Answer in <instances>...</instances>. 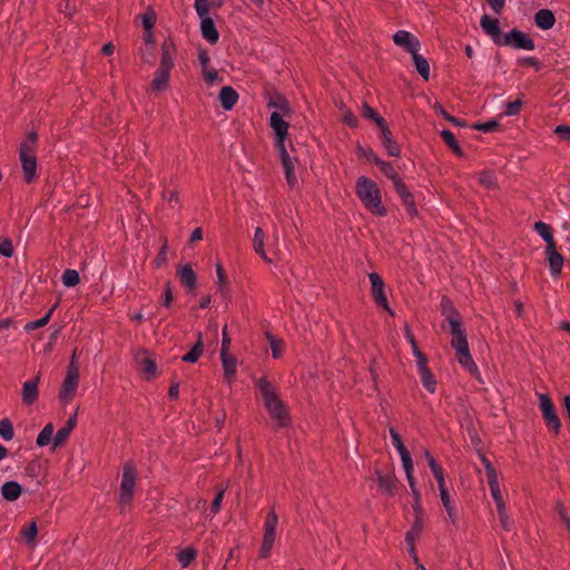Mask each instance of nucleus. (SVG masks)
Returning a JSON list of instances; mask_svg holds the SVG:
<instances>
[{
    "instance_id": "obj_1",
    "label": "nucleus",
    "mask_w": 570,
    "mask_h": 570,
    "mask_svg": "<svg viewBox=\"0 0 570 570\" xmlns=\"http://www.w3.org/2000/svg\"><path fill=\"white\" fill-rule=\"evenodd\" d=\"M482 31L489 36L499 47H510L517 50H534L535 43L531 36L517 28L504 33L501 31L500 22L497 18L483 14L480 20Z\"/></svg>"
},
{
    "instance_id": "obj_2",
    "label": "nucleus",
    "mask_w": 570,
    "mask_h": 570,
    "mask_svg": "<svg viewBox=\"0 0 570 570\" xmlns=\"http://www.w3.org/2000/svg\"><path fill=\"white\" fill-rule=\"evenodd\" d=\"M440 312L444 317V321L441 324L442 330H448L452 335L451 346L453 347L468 343V335L463 325L462 316L454 306L452 299L446 295L441 297Z\"/></svg>"
},
{
    "instance_id": "obj_3",
    "label": "nucleus",
    "mask_w": 570,
    "mask_h": 570,
    "mask_svg": "<svg viewBox=\"0 0 570 570\" xmlns=\"http://www.w3.org/2000/svg\"><path fill=\"white\" fill-rule=\"evenodd\" d=\"M255 386L259 390L265 407L272 419L276 420L277 426L285 428L291 424V416L285 403L279 399L273 384L266 379L256 380Z\"/></svg>"
},
{
    "instance_id": "obj_4",
    "label": "nucleus",
    "mask_w": 570,
    "mask_h": 570,
    "mask_svg": "<svg viewBox=\"0 0 570 570\" xmlns=\"http://www.w3.org/2000/svg\"><path fill=\"white\" fill-rule=\"evenodd\" d=\"M355 193L370 213L380 217L387 215V209L382 204L381 189L374 180L366 176L358 177L355 184Z\"/></svg>"
},
{
    "instance_id": "obj_5",
    "label": "nucleus",
    "mask_w": 570,
    "mask_h": 570,
    "mask_svg": "<svg viewBox=\"0 0 570 570\" xmlns=\"http://www.w3.org/2000/svg\"><path fill=\"white\" fill-rule=\"evenodd\" d=\"M79 385V368L76 364V350L73 351L70 362L67 366L66 376L59 391V400L63 404H68L75 397Z\"/></svg>"
},
{
    "instance_id": "obj_6",
    "label": "nucleus",
    "mask_w": 570,
    "mask_h": 570,
    "mask_svg": "<svg viewBox=\"0 0 570 570\" xmlns=\"http://www.w3.org/2000/svg\"><path fill=\"white\" fill-rule=\"evenodd\" d=\"M137 480V470L134 462L128 461L122 466V479L119 492V507L124 509L130 505L134 499V492Z\"/></svg>"
},
{
    "instance_id": "obj_7",
    "label": "nucleus",
    "mask_w": 570,
    "mask_h": 570,
    "mask_svg": "<svg viewBox=\"0 0 570 570\" xmlns=\"http://www.w3.org/2000/svg\"><path fill=\"white\" fill-rule=\"evenodd\" d=\"M539 406L547 428L558 435L560 433L561 421L556 412L554 404L548 394H539Z\"/></svg>"
},
{
    "instance_id": "obj_8",
    "label": "nucleus",
    "mask_w": 570,
    "mask_h": 570,
    "mask_svg": "<svg viewBox=\"0 0 570 570\" xmlns=\"http://www.w3.org/2000/svg\"><path fill=\"white\" fill-rule=\"evenodd\" d=\"M368 278L371 282V293L376 305L389 312L390 315H394L387 302L385 284L382 277L377 273L373 272L368 275Z\"/></svg>"
},
{
    "instance_id": "obj_9",
    "label": "nucleus",
    "mask_w": 570,
    "mask_h": 570,
    "mask_svg": "<svg viewBox=\"0 0 570 570\" xmlns=\"http://www.w3.org/2000/svg\"><path fill=\"white\" fill-rule=\"evenodd\" d=\"M134 361L137 365V370L144 374L147 381H150L157 375V365L155 361L151 358L150 353L141 348L137 351L134 355Z\"/></svg>"
},
{
    "instance_id": "obj_10",
    "label": "nucleus",
    "mask_w": 570,
    "mask_h": 570,
    "mask_svg": "<svg viewBox=\"0 0 570 570\" xmlns=\"http://www.w3.org/2000/svg\"><path fill=\"white\" fill-rule=\"evenodd\" d=\"M453 348L455 350L456 358L460 365L471 375L479 379L480 372L470 353L469 343L453 346Z\"/></svg>"
},
{
    "instance_id": "obj_11",
    "label": "nucleus",
    "mask_w": 570,
    "mask_h": 570,
    "mask_svg": "<svg viewBox=\"0 0 570 570\" xmlns=\"http://www.w3.org/2000/svg\"><path fill=\"white\" fill-rule=\"evenodd\" d=\"M394 189L405 206L407 214L411 217L417 216L419 212L416 208L414 195L411 193L406 184L403 180H397L394 185Z\"/></svg>"
},
{
    "instance_id": "obj_12",
    "label": "nucleus",
    "mask_w": 570,
    "mask_h": 570,
    "mask_svg": "<svg viewBox=\"0 0 570 570\" xmlns=\"http://www.w3.org/2000/svg\"><path fill=\"white\" fill-rule=\"evenodd\" d=\"M393 41L396 46L403 48L410 53L419 51L421 43L416 37L406 30H399L393 35Z\"/></svg>"
},
{
    "instance_id": "obj_13",
    "label": "nucleus",
    "mask_w": 570,
    "mask_h": 570,
    "mask_svg": "<svg viewBox=\"0 0 570 570\" xmlns=\"http://www.w3.org/2000/svg\"><path fill=\"white\" fill-rule=\"evenodd\" d=\"M21 161L23 180L31 184L37 178V157L36 154L19 153Z\"/></svg>"
},
{
    "instance_id": "obj_14",
    "label": "nucleus",
    "mask_w": 570,
    "mask_h": 570,
    "mask_svg": "<svg viewBox=\"0 0 570 570\" xmlns=\"http://www.w3.org/2000/svg\"><path fill=\"white\" fill-rule=\"evenodd\" d=\"M381 130V140L382 145L384 146V149L386 150V154L390 157H400L401 156V147L400 145L393 139L392 131L390 130L387 121L379 127Z\"/></svg>"
},
{
    "instance_id": "obj_15",
    "label": "nucleus",
    "mask_w": 570,
    "mask_h": 570,
    "mask_svg": "<svg viewBox=\"0 0 570 570\" xmlns=\"http://www.w3.org/2000/svg\"><path fill=\"white\" fill-rule=\"evenodd\" d=\"M375 475L380 490L389 497H394L397 479L393 471L387 470V472L384 473L383 471L376 469Z\"/></svg>"
},
{
    "instance_id": "obj_16",
    "label": "nucleus",
    "mask_w": 570,
    "mask_h": 570,
    "mask_svg": "<svg viewBox=\"0 0 570 570\" xmlns=\"http://www.w3.org/2000/svg\"><path fill=\"white\" fill-rule=\"evenodd\" d=\"M284 115L279 111H273L269 117V126L274 131L275 140H286L288 136L289 124L284 120Z\"/></svg>"
},
{
    "instance_id": "obj_17",
    "label": "nucleus",
    "mask_w": 570,
    "mask_h": 570,
    "mask_svg": "<svg viewBox=\"0 0 570 570\" xmlns=\"http://www.w3.org/2000/svg\"><path fill=\"white\" fill-rule=\"evenodd\" d=\"M41 373L39 372L37 376L32 380L26 381L22 386V403L27 405L33 404L38 396L39 390L38 384L40 382Z\"/></svg>"
},
{
    "instance_id": "obj_18",
    "label": "nucleus",
    "mask_w": 570,
    "mask_h": 570,
    "mask_svg": "<svg viewBox=\"0 0 570 570\" xmlns=\"http://www.w3.org/2000/svg\"><path fill=\"white\" fill-rule=\"evenodd\" d=\"M546 256L549 262V269L553 277H558L563 267L564 258L558 253L557 245L551 247H546Z\"/></svg>"
},
{
    "instance_id": "obj_19",
    "label": "nucleus",
    "mask_w": 570,
    "mask_h": 570,
    "mask_svg": "<svg viewBox=\"0 0 570 570\" xmlns=\"http://www.w3.org/2000/svg\"><path fill=\"white\" fill-rule=\"evenodd\" d=\"M177 277L190 294L195 293L197 284V275L189 264L177 268Z\"/></svg>"
},
{
    "instance_id": "obj_20",
    "label": "nucleus",
    "mask_w": 570,
    "mask_h": 570,
    "mask_svg": "<svg viewBox=\"0 0 570 570\" xmlns=\"http://www.w3.org/2000/svg\"><path fill=\"white\" fill-rule=\"evenodd\" d=\"M220 360L224 370V379L228 384L234 383L237 374V358L228 352L225 353V355L220 354Z\"/></svg>"
},
{
    "instance_id": "obj_21",
    "label": "nucleus",
    "mask_w": 570,
    "mask_h": 570,
    "mask_svg": "<svg viewBox=\"0 0 570 570\" xmlns=\"http://www.w3.org/2000/svg\"><path fill=\"white\" fill-rule=\"evenodd\" d=\"M239 98L238 92L230 86H224L218 95V100L224 110H232Z\"/></svg>"
},
{
    "instance_id": "obj_22",
    "label": "nucleus",
    "mask_w": 570,
    "mask_h": 570,
    "mask_svg": "<svg viewBox=\"0 0 570 570\" xmlns=\"http://www.w3.org/2000/svg\"><path fill=\"white\" fill-rule=\"evenodd\" d=\"M200 32L203 38L210 45H215L219 40V32L212 18H203L200 20Z\"/></svg>"
},
{
    "instance_id": "obj_23",
    "label": "nucleus",
    "mask_w": 570,
    "mask_h": 570,
    "mask_svg": "<svg viewBox=\"0 0 570 570\" xmlns=\"http://www.w3.org/2000/svg\"><path fill=\"white\" fill-rule=\"evenodd\" d=\"M176 52V46L171 39H167L161 43V59L159 67L166 69H173L174 67V55Z\"/></svg>"
},
{
    "instance_id": "obj_24",
    "label": "nucleus",
    "mask_w": 570,
    "mask_h": 570,
    "mask_svg": "<svg viewBox=\"0 0 570 570\" xmlns=\"http://www.w3.org/2000/svg\"><path fill=\"white\" fill-rule=\"evenodd\" d=\"M534 23L542 30H549L556 23L554 13L550 9H540L534 14Z\"/></svg>"
},
{
    "instance_id": "obj_25",
    "label": "nucleus",
    "mask_w": 570,
    "mask_h": 570,
    "mask_svg": "<svg viewBox=\"0 0 570 570\" xmlns=\"http://www.w3.org/2000/svg\"><path fill=\"white\" fill-rule=\"evenodd\" d=\"M267 107L278 109L284 116H288L292 112L287 98L279 92L269 95Z\"/></svg>"
},
{
    "instance_id": "obj_26",
    "label": "nucleus",
    "mask_w": 570,
    "mask_h": 570,
    "mask_svg": "<svg viewBox=\"0 0 570 570\" xmlns=\"http://www.w3.org/2000/svg\"><path fill=\"white\" fill-rule=\"evenodd\" d=\"M424 455L433 473V476L438 482L439 490L445 488V480L442 466L436 462L435 458L430 453V451L425 450Z\"/></svg>"
},
{
    "instance_id": "obj_27",
    "label": "nucleus",
    "mask_w": 570,
    "mask_h": 570,
    "mask_svg": "<svg viewBox=\"0 0 570 570\" xmlns=\"http://www.w3.org/2000/svg\"><path fill=\"white\" fill-rule=\"evenodd\" d=\"M22 491V487L17 481H7L1 487V495L10 502L19 499Z\"/></svg>"
},
{
    "instance_id": "obj_28",
    "label": "nucleus",
    "mask_w": 570,
    "mask_h": 570,
    "mask_svg": "<svg viewBox=\"0 0 570 570\" xmlns=\"http://www.w3.org/2000/svg\"><path fill=\"white\" fill-rule=\"evenodd\" d=\"M170 71L171 69L158 67L151 81L153 90L163 91L168 87Z\"/></svg>"
},
{
    "instance_id": "obj_29",
    "label": "nucleus",
    "mask_w": 570,
    "mask_h": 570,
    "mask_svg": "<svg viewBox=\"0 0 570 570\" xmlns=\"http://www.w3.org/2000/svg\"><path fill=\"white\" fill-rule=\"evenodd\" d=\"M204 352L203 333H197V341L188 353H186L181 361L186 363H196Z\"/></svg>"
},
{
    "instance_id": "obj_30",
    "label": "nucleus",
    "mask_w": 570,
    "mask_h": 570,
    "mask_svg": "<svg viewBox=\"0 0 570 570\" xmlns=\"http://www.w3.org/2000/svg\"><path fill=\"white\" fill-rule=\"evenodd\" d=\"M534 230L543 238L547 243L546 247H551L557 245L553 238V228L551 225L544 222H535L533 226Z\"/></svg>"
},
{
    "instance_id": "obj_31",
    "label": "nucleus",
    "mask_w": 570,
    "mask_h": 570,
    "mask_svg": "<svg viewBox=\"0 0 570 570\" xmlns=\"http://www.w3.org/2000/svg\"><path fill=\"white\" fill-rule=\"evenodd\" d=\"M411 56L416 71L425 81H428L430 79L429 61L423 56H421L419 51H414V53H411Z\"/></svg>"
},
{
    "instance_id": "obj_32",
    "label": "nucleus",
    "mask_w": 570,
    "mask_h": 570,
    "mask_svg": "<svg viewBox=\"0 0 570 570\" xmlns=\"http://www.w3.org/2000/svg\"><path fill=\"white\" fill-rule=\"evenodd\" d=\"M264 238L265 234L261 227L255 229L253 246L256 252L266 263H272V258H269L264 249Z\"/></svg>"
},
{
    "instance_id": "obj_33",
    "label": "nucleus",
    "mask_w": 570,
    "mask_h": 570,
    "mask_svg": "<svg viewBox=\"0 0 570 570\" xmlns=\"http://www.w3.org/2000/svg\"><path fill=\"white\" fill-rule=\"evenodd\" d=\"M276 531H264L263 541L259 548V558L266 559L274 546Z\"/></svg>"
},
{
    "instance_id": "obj_34",
    "label": "nucleus",
    "mask_w": 570,
    "mask_h": 570,
    "mask_svg": "<svg viewBox=\"0 0 570 570\" xmlns=\"http://www.w3.org/2000/svg\"><path fill=\"white\" fill-rule=\"evenodd\" d=\"M38 145V134L36 130H31L27 134V137L21 141L19 153L36 154Z\"/></svg>"
},
{
    "instance_id": "obj_35",
    "label": "nucleus",
    "mask_w": 570,
    "mask_h": 570,
    "mask_svg": "<svg viewBox=\"0 0 570 570\" xmlns=\"http://www.w3.org/2000/svg\"><path fill=\"white\" fill-rule=\"evenodd\" d=\"M360 115L368 120H372L377 127L386 122V120L377 112L376 109L364 102L361 107Z\"/></svg>"
},
{
    "instance_id": "obj_36",
    "label": "nucleus",
    "mask_w": 570,
    "mask_h": 570,
    "mask_svg": "<svg viewBox=\"0 0 570 570\" xmlns=\"http://www.w3.org/2000/svg\"><path fill=\"white\" fill-rule=\"evenodd\" d=\"M433 109L435 110L436 114L442 116L446 121L451 122L452 125H454L456 127L463 128V127L468 126V124L464 119L456 118V117L452 116L451 114H449L439 101H436L433 105Z\"/></svg>"
},
{
    "instance_id": "obj_37",
    "label": "nucleus",
    "mask_w": 570,
    "mask_h": 570,
    "mask_svg": "<svg viewBox=\"0 0 570 570\" xmlns=\"http://www.w3.org/2000/svg\"><path fill=\"white\" fill-rule=\"evenodd\" d=\"M375 165L380 168L381 173L384 176H386L389 179L393 181V185H395L397 180H402V178L400 177V175L397 174V171L395 170L391 163L384 161L380 158Z\"/></svg>"
},
{
    "instance_id": "obj_38",
    "label": "nucleus",
    "mask_w": 570,
    "mask_h": 570,
    "mask_svg": "<svg viewBox=\"0 0 570 570\" xmlns=\"http://www.w3.org/2000/svg\"><path fill=\"white\" fill-rule=\"evenodd\" d=\"M58 302L45 314L43 317L37 320V321H33V322H28L26 325H24V331L26 332H31V331H35L37 328H40V327H43L45 325H47L52 316V313L53 311L57 308L58 306Z\"/></svg>"
},
{
    "instance_id": "obj_39",
    "label": "nucleus",
    "mask_w": 570,
    "mask_h": 570,
    "mask_svg": "<svg viewBox=\"0 0 570 570\" xmlns=\"http://www.w3.org/2000/svg\"><path fill=\"white\" fill-rule=\"evenodd\" d=\"M197 557V550L193 547H187L178 552L177 560L183 568H187Z\"/></svg>"
},
{
    "instance_id": "obj_40",
    "label": "nucleus",
    "mask_w": 570,
    "mask_h": 570,
    "mask_svg": "<svg viewBox=\"0 0 570 570\" xmlns=\"http://www.w3.org/2000/svg\"><path fill=\"white\" fill-rule=\"evenodd\" d=\"M216 274H217V285H218V291L222 293V295L224 297H227L228 293H229V289L227 288V285H228V278L225 274V269L222 265V263H217L216 264Z\"/></svg>"
},
{
    "instance_id": "obj_41",
    "label": "nucleus",
    "mask_w": 570,
    "mask_h": 570,
    "mask_svg": "<svg viewBox=\"0 0 570 570\" xmlns=\"http://www.w3.org/2000/svg\"><path fill=\"white\" fill-rule=\"evenodd\" d=\"M440 497L449 518L455 524V507L451 503L450 493L446 488L440 489Z\"/></svg>"
},
{
    "instance_id": "obj_42",
    "label": "nucleus",
    "mask_w": 570,
    "mask_h": 570,
    "mask_svg": "<svg viewBox=\"0 0 570 570\" xmlns=\"http://www.w3.org/2000/svg\"><path fill=\"white\" fill-rule=\"evenodd\" d=\"M266 337L269 342L273 357L281 358L283 356V347H284L283 340L276 337L275 335H273L268 332L266 333Z\"/></svg>"
},
{
    "instance_id": "obj_43",
    "label": "nucleus",
    "mask_w": 570,
    "mask_h": 570,
    "mask_svg": "<svg viewBox=\"0 0 570 570\" xmlns=\"http://www.w3.org/2000/svg\"><path fill=\"white\" fill-rule=\"evenodd\" d=\"M52 434H53L52 423L46 424L37 436V440H36L37 445L40 448L48 445L52 439Z\"/></svg>"
},
{
    "instance_id": "obj_44",
    "label": "nucleus",
    "mask_w": 570,
    "mask_h": 570,
    "mask_svg": "<svg viewBox=\"0 0 570 570\" xmlns=\"http://www.w3.org/2000/svg\"><path fill=\"white\" fill-rule=\"evenodd\" d=\"M479 181L488 189L498 188L497 176L492 170H485L480 174Z\"/></svg>"
},
{
    "instance_id": "obj_45",
    "label": "nucleus",
    "mask_w": 570,
    "mask_h": 570,
    "mask_svg": "<svg viewBox=\"0 0 570 570\" xmlns=\"http://www.w3.org/2000/svg\"><path fill=\"white\" fill-rule=\"evenodd\" d=\"M423 386L430 392L434 393L436 390V380L431 370L420 372Z\"/></svg>"
},
{
    "instance_id": "obj_46",
    "label": "nucleus",
    "mask_w": 570,
    "mask_h": 570,
    "mask_svg": "<svg viewBox=\"0 0 570 570\" xmlns=\"http://www.w3.org/2000/svg\"><path fill=\"white\" fill-rule=\"evenodd\" d=\"M61 281L66 287H75L80 283L79 273L76 269H66L61 276Z\"/></svg>"
},
{
    "instance_id": "obj_47",
    "label": "nucleus",
    "mask_w": 570,
    "mask_h": 570,
    "mask_svg": "<svg viewBox=\"0 0 570 570\" xmlns=\"http://www.w3.org/2000/svg\"><path fill=\"white\" fill-rule=\"evenodd\" d=\"M0 436L4 441H10L14 436L13 424L8 417L0 421Z\"/></svg>"
},
{
    "instance_id": "obj_48",
    "label": "nucleus",
    "mask_w": 570,
    "mask_h": 570,
    "mask_svg": "<svg viewBox=\"0 0 570 570\" xmlns=\"http://www.w3.org/2000/svg\"><path fill=\"white\" fill-rule=\"evenodd\" d=\"M282 166H283L284 171H285L287 184L291 187H294L297 184V178H296V175H295V171H294V163H293V160H288L286 163H282Z\"/></svg>"
},
{
    "instance_id": "obj_49",
    "label": "nucleus",
    "mask_w": 570,
    "mask_h": 570,
    "mask_svg": "<svg viewBox=\"0 0 570 570\" xmlns=\"http://www.w3.org/2000/svg\"><path fill=\"white\" fill-rule=\"evenodd\" d=\"M144 31L153 30L156 22V13L151 8H148L147 11L141 17Z\"/></svg>"
},
{
    "instance_id": "obj_50",
    "label": "nucleus",
    "mask_w": 570,
    "mask_h": 570,
    "mask_svg": "<svg viewBox=\"0 0 570 570\" xmlns=\"http://www.w3.org/2000/svg\"><path fill=\"white\" fill-rule=\"evenodd\" d=\"M390 435L392 439V443L395 446V449L399 451L400 455L409 452V450L406 449V446L404 445V443L402 441L400 433L392 426L390 428Z\"/></svg>"
},
{
    "instance_id": "obj_51",
    "label": "nucleus",
    "mask_w": 570,
    "mask_h": 570,
    "mask_svg": "<svg viewBox=\"0 0 570 570\" xmlns=\"http://www.w3.org/2000/svg\"><path fill=\"white\" fill-rule=\"evenodd\" d=\"M497 510H498V515H499V520H500V523H501V527L505 530V531H510L511 530V527H512V522L507 513V510H505V504H499L497 505Z\"/></svg>"
},
{
    "instance_id": "obj_52",
    "label": "nucleus",
    "mask_w": 570,
    "mask_h": 570,
    "mask_svg": "<svg viewBox=\"0 0 570 570\" xmlns=\"http://www.w3.org/2000/svg\"><path fill=\"white\" fill-rule=\"evenodd\" d=\"M500 127V124L498 120H489L485 122H476L472 125V128L479 131L483 132H493Z\"/></svg>"
},
{
    "instance_id": "obj_53",
    "label": "nucleus",
    "mask_w": 570,
    "mask_h": 570,
    "mask_svg": "<svg viewBox=\"0 0 570 570\" xmlns=\"http://www.w3.org/2000/svg\"><path fill=\"white\" fill-rule=\"evenodd\" d=\"M278 524V517L274 509L267 512L265 522H264V531H276Z\"/></svg>"
},
{
    "instance_id": "obj_54",
    "label": "nucleus",
    "mask_w": 570,
    "mask_h": 570,
    "mask_svg": "<svg viewBox=\"0 0 570 570\" xmlns=\"http://www.w3.org/2000/svg\"><path fill=\"white\" fill-rule=\"evenodd\" d=\"M209 1L208 0H196L195 1V10L197 12V14L199 16L200 20H203V18H210L208 16L209 13Z\"/></svg>"
},
{
    "instance_id": "obj_55",
    "label": "nucleus",
    "mask_w": 570,
    "mask_h": 570,
    "mask_svg": "<svg viewBox=\"0 0 570 570\" xmlns=\"http://www.w3.org/2000/svg\"><path fill=\"white\" fill-rule=\"evenodd\" d=\"M413 354L416 357L419 373L425 370H430L429 360L426 355L420 350V347H415V352Z\"/></svg>"
},
{
    "instance_id": "obj_56",
    "label": "nucleus",
    "mask_w": 570,
    "mask_h": 570,
    "mask_svg": "<svg viewBox=\"0 0 570 570\" xmlns=\"http://www.w3.org/2000/svg\"><path fill=\"white\" fill-rule=\"evenodd\" d=\"M71 432L63 426L60 428L55 438H53V448H59L66 443V441L69 439Z\"/></svg>"
},
{
    "instance_id": "obj_57",
    "label": "nucleus",
    "mask_w": 570,
    "mask_h": 570,
    "mask_svg": "<svg viewBox=\"0 0 570 570\" xmlns=\"http://www.w3.org/2000/svg\"><path fill=\"white\" fill-rule=\"evenodd\" d=\"M37 534H38V527H37L36 521H32L29 524V527L24 531H22V535L26 539L27 543H33Z\"/></svg>"
},
{
    "instance_id": "obj_58",
    "label": "nucleus",
    "mask_w": 570,
    "mask_h": 570,
    "mask_svg": "<svg viewBox=\"0 0 570 570\" xmlns=\"http://www.w3.org/2000/svg\"><path fill=\"white\" fill-rule=\"evenodd\" d=\"M356 154L358 156H363L365 157L368 161H372L374 164H376V161L380 159V157L377 156V154L372 149V148H367L365 149L364 147H362L361 145L357 146L356 148Z\"/></svg>"
},
{
    "instance_id": "obj_59",
    "label": "nucleus",
    "mask_w": 570,
    "mask_h": 570,
    "mask_svg": "<svg viewBox=\"0 0 570 570\" xmlns=\"http://www.w3.org/2000/svg\"><path fill=\"white\" fill-rule=\"evenodd\" d=\"M167 249H168V244H167V240L165 239L164 245L159 249V252L154 261V265L156 268H159L167 263Z\"/></svg>"
},
{
    "instance_id": "obj_60",
    "label": "nucleus",
    "mask_w": 570,
    "mask_h": 570,
    "mask_svg": "<svg viewBox=\"0 0 570 570\" xmlns=\"http://www.w3.org/2000/svg\"><path fill=\"white\" fill-rule=\"evenodd\" d=\"M412 497H413V504H412V509L414 511V514H424V510L421 505V493L417 489H413V491L411 492Z\"/></svg>"
},
{
    "instance_id": "obj_61",
    "label": "nucleus",
    "mask_w": 570,
    "mask_h": 570,
    "mask_svg": "<svg viewBox=\"0 0 570 570\" xmlns=\"http://www.w3.org/2000/svg\"><path fill=\"white\" fill-rule=\"evenodd\" d=\"M521 107H522V100L521 99H517L514 101H510L508 102L507 105V108H505V111L504 114L507 116H515V115H519L520 110H521Z\"/></svg>"
},
{
    "instance_id": "obj_62",
    "label": "nucleus",
    "mask_w": 570,
    "mask_h": 570,
    "mask_svg": "<svg viewBox=\"0 0 570 570\" xmlns=\"http://www.w3.org/2000/svg\"><path fill=\"white\" fill-rule=\"evenodd\" d=\"M0 254L4 257H11L13 255V245L11 239L4 238L0 242Z\"/></svg>"
},
{
    "instance_id": "obj_63",
    "label": "nucleus",
    "mask_w": 570,
    "mask_h": 570,
    "mask_svg": "<svg viewBox=\"0 0 570 570\" xmlns=\"http://www.w3.org/2000/svg\"><path fill=\"white\" fill-rule=\"evenodd\" d=\"M275 147L279 154V158L282 163H286L292 160L288 151L286 150L285 140H275Z\"/></svg>"
},
{
    "instance_id": "obj_64",
    "label": "nucleus",
    "mask_w": 570,
    "mask_h": 570,
    "mask_svg": "<svg viewBox=\"0 0 570 570\" xmlns=\"http://www.w3.org/2000/svg\"><path fill=\"white\" fill-rule=\"evenodd\" d=\"M554 134L558 135L562 140L570 141V126L559 125L556 127Z\"/></svg>"
}]
</instances>
